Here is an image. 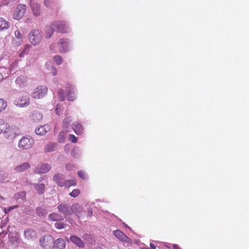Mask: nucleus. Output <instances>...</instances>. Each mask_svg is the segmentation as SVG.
Returning a JSON list of instances; mask_svg holds the SVG:
<instances>
[{
  "mask_svg": "<svg viewBox=\"0 0 249 249\" xmlns=\"http://www.w3.org/2000/svg\"><path fill=\"white\" fill-rule=\"evenodd\" d=\"M113 233L118 239L123 242L125 243H129L130 242V239L120 230L114 231Z\"/></svg>",
  "mask_w": 249,
  "mask_h": 249,
  "instance_id": "obj_18",
  "label": "nucleus"
},
{
  "mask_svg": "<svg viewBox=\"0 0 249 249\" xmlns=\"http://www.w3.org/2000/svg\"><path fill=\"white\" fill-rule=\"evenodd\" d=\"M73 167V165L71 163H67L66 165V168L67 170H71Z\"/></svg>",
  "mask_w": 249,
  "mask_h": 249,
  "instance_id": "obj_53",
  "label": "nucleus"
},
{
  "mask_svg": "<svg viewBox=\"0 0 249 249\" xmlns=\"http://www.w3.org/2000/svg\"><path fill=\"white\" fill-rule=\"evenodd\" d=\"M43 119V115L40 112L35 111L30 116V120L34 123H39Z\"/></svg>",
  "mask_w": 249,
  "mask_h": 249,
  "instance_id": "obj_23",
  "label": "nucleus"
},
{
  "mask_svg": "<svg viewBox=\"0 0 249 249\" xmlns=\"http://www.w3.org/2000/svg\"><path fill=\"white\" fill-rule=\"evenodd\" d=\"M53 60L57 65H60L63 62V59L60 55L55 56Z\"/></svg>",
  "mask_w": 249,
  "mask_h": 249,
  "instance_id": "obj_41",
  "label": "nucleus"
},
{
  "mask_svg": "<svg viewBox=\"0 0 249 249\" xmlns=\"http://www.w3.org/2000/svg\"><path fill=\"white\" fill-rule=\"evenodd\" d=\"M150 247L152 249H156V247L155 246V245L152 243L150 244Z\"/></svg>",
  "mask_w": 249,
  "mask_h": 249,
  "instance_id": "obj_58",
  "label": "nucleus"
},
{
  "mask_svg": "<svg viewBox=\"0 0 249 249\" xmlns=\"http://www.w3.org/2000/svg\"><path fill=\"white\" fill-rule=\"evenodd\" d=\"M16 0H0V6L7 5L10 2H14Z\"/></svg>",
  "mask_w": 249,
  "mask_h": 249,
  "instance_id": "obj_46",
  "label": "nucleus"
},
{
  "mask_svg": "<svg viewBox=\"0 0 249 249\" xmlns=\"http://www.w3.org/2000/svg\"><path fill=\"white\" fill-rule=\"evenodd\" d=\"M50 71H51L53 75H56L57 74V71L54 67L52 68Z\"/></svg>",
  "mask_w": 249,
  "mask_h": 249,
  "instance_id": "obj_52",
  "label": "nucleus"
},
{
  "mask_svg": "<svg viewBox=\"0 0 249 249\" xmlns=\"http://www.w3.org/2000/svg\"><path fill=\"white\" fill-rule=\"evenodd\" d=\"M20 134V130L15 125H10L7 123L2 134L5 139L12 141Z\"/></svg>",
  "mask_w": 249,
  "mask_h": 249,
  "instance_id": "obj_1",
  "label": "nucleus"
},
{
  "mask_svg": "<svg viewBox=\"0 0 249 249\" xmlns=\"http://www.w3.org/2000/svg\"><path fill=\"white\" fill-rule=\"evenodd\" d=\"M53 249H64L66 247V243L64 239L58 238L53 241Z\"/></svg>",
  "mask_w": 249,
  "mask_h": 249,
  "instance_id": "obj_22",
  "label": "nucleus"
},
{
  "mask_svg": "<svg viewBox=\"0 0 249 249\" xmlns=\"http://www.w3.org/2000/svg\"><path fill=\"white\" fill-rule=\"evenodd\" d=\"M173 249H179V247L178 245L175 244L173 246Z\"/></svg>",
  "mask_w": 249,
  "mask_h": 249,
  "instance_id": "obj_56",
  "label": "nucleus"
},
{
  "mask_svg": "<svg viewBox=\"0 0 249 249\" xmlns=\"http://www.w3.org/2000/svg\"><path fill=\"white\" fill-rule=\"evenodd\" d=\"M71 119L70 117L65 118L63 121V126L64 128H67L71 122Z\"/></svg>",
  "mask_w": 249,
  "mask_h": 249,
  "instance_id": "obj_42",
  "label": "nucleus"
},
{
  "mask_svg": "<svg viewBox=\"0 0 249 249\" xmlns=\"http://www.w3.org/2000/svg\"><path fill=\"white\" fill-rule=\"evenodd\" d=\"M67 100L73 101L76 98L75 90L74 87L68 85L67 86Z\"/></svg>",
  "mask_w": 249,
  "mask_h": 249,
  "instance_id": "obj_15",
  "label": "nucleus"
},
{
  "mask_svg": "<svg viewBox=\"0 0 249 249\" xmlns=\"http://www.w3.org/2000/svg\"><path fill=\"white\" fill-rule=\"evenodd\" d=\"M14 104L19 107H26L30 104L29 98L27 95L20 96L15 99Z\"/></svg>",
  "mask_w": 249,
  "mask_h": 249,
  "instance_id": "obj_6",
  "label": "nucleus"
},
{
  "mask_svg": "<svg viewBox=\"0 0 249 249\" xmlns=\"http://www.w3.org/2000/svg\"><path fill=\"white\" fill-rule=\"evenodd\" d=\"M43 35L41 31L39 29H33L29 33V40L33 45L39 44L43 39Z\"/></svg>",
  "mask_w": 249,
  "mask_h": 249,
  "instance_id": "obj_2",
  "label": "nucleus"
},
{
  "mask_svg": "<svg viewBox=\"0 0 249 249\" xmlns=\"http://www.w3.org/2000/svg\"><path fill=\"white\" fill-rule=\"evenodd\" d=\"M8 177L7 173L3 171H0V182H3Z\"/></svg>",
  "mask_w": 249,
  "mask_h": 249,
  "instance_id": "obj_40",
  "label": "nucleus"
},
{
  "mask_svg": "<svg viewBox=\"0 0 249 249\" xmlns=\"http://www.w3.org/2000/svg\"><path fill=\"white\" fill-rule=\"evenodd\" d=\"M72 128L76 134H81L83 131L82 125L78 122L73 123Z\"/></svg>",
  "mask_w": 249,
  "mask_h": 249,
  "instance_id": "obj_26",
  "label": "nucleus"
},
{
  "mask_svg": "<svg viewBox=\"0 0 249 249\" xmlns=\"http://www.w3.org/2000/svg\"><path fill=\"white\" fill-rule=\"evenodd\" d=\"M58 211L59 213H62L65 218L71 215V207L69 205L65 204H60L57 207Z\"/></svg>",
  "mask_w": 249,
  "mask_h": 249,
  "instance_id": "obj_13",
  "label": "nucleus"
},
{
  "mask_svg": "<svg viewBox=\"0 0 249 249\" xmlns=\"http://www.w3.org/2000/svg\"><path fill=\"white\" fill-rule=\"evenodd\" d=\"M80 194V191L78 189H74L71 193L70 195L73 197L77 196Z\"/></svg>",
  "mask_w": 249,
  "mask_h": 249,
  "instance_id": "obj_45",
  "label": "nucleus"
},
{
  "mask_svg": "<svg viewBox=\"0 0 249 249\" xmlns=\"http://www.w3.org/2000/svg\"><path fill=\"white\" fill-rule=\"evenodd\" d=\"M31 46L29 44L25 45L22 51L19 54V57H22L24 56L25 54H27L28 53Z\"/></svg>",
  "mask_w": 249,
  "mask_h": 249,
  "instance_id": "obj_36",
  "label": "nucleus"
},
{
  "mask_svg": "<svg viewBox=\"0 0 249 249\" xmlns=\"http://www.w3.org/2000/svg\"><path fill=\"white\" fill-rule=\"evenodd\" d=\"M71 214L72 213H74L76 215H77L78 216H79L80 213L82 211V207H81V206L79 204H78L77 203L73 204L71 207Z\"/></svg>",
  "mask_w": 249,
  "mask_h": 249,
  "instance_id": "obj_25",
  "label": "nucleus"
},
{
  "mask_svg": "<svg viewBox=\"0 0 249 249\" xmlns=\"http://www.w3.org/2000/svg\"><path fill=\"white\" fill-rule=\"evenodd\" d=\"M0 198L2 199H4L3 197L2 196H0Z\"/></svg>",
  "mask_w": 249,
  "mask_h": 249,
  "instance_id": "obj_60",
  "label": "nucleus"
},
{
  "mask_svg": "<svg viewBox=\"0 0 249 249\" xmlns=\"http://www.w3.org/2000/svg\"><path fill=\"white\" fill-rule=\"evenodd\" d=\"M25 197V193L24 192H20L16 194L14 196V198L18 200L19 199L23 200Z\"/></svg>",
  "mask_w": 249,
  "mask_h": 249,
  "instance_id": "obj_37",
  "label": "nucleus"
},
{
  "mask_svg": "<svg viewBox=\"0 0 249 249\" xmlns=\"http://www.w3.org/2000/svg\"><path fill=\"white\" fill-rule=\"evenodd\" d=\"M62 110H61V105H57L55 109L56 113L57 115H59L61 113Z\"/></svg>",
  "mask_w": 249,
  "mask_h": 249,
  "instance_id": "obj_51",
  "label": "nucleus"
},
{
  "mask_svg": "<svg viewBox=\"0 0 249 249\" xmlns=\"http://www.w3.org/2000/svg\"><path fill=\"white\" fill-rule=\"evenodd\" d=\"M9 244L13 248L17 247L20 244V238L17 232H10L8 234Z\"/></svg>",
  "mask_w": 249,
  "mask_h": 249,
  "instance_id": "obj_11",
  "label": "nucleus"
},
{
  "mask_svg": "<svg viewBox=\"0 0 249 249\" xmlns=\"http://www.w3.org/2000/svg\"><path fill=\"white\" fill-rule=\"evenodd\" d=\"M28 78L24 75H21L17 78L15 83L19 88H23L25 87L27 83Z\"/></svg>",
  "mask_w": 249,
  "mask_h": 249,
  "instance_id": "obj_19",
  "label": "nucleus"
},
{
  "mask_svg": "<svg viewBox=\"0 0 249 249\" xmlns=\"http://www.w3.org/2000/svg\"><path fill=\"white\" fill-rule=\"evenodd\" d=\"M55 227L58 229H62L65 228V225L61 222H56L55 223Z\"/></svg>",
  "mask_w": 249,
  "mask_h": 249,
  "instance_id": "obj_47",
  "label": "nucleus"
},
{
  "mask_svg": "<svg viewBox=\"0 0 249 249\" xmlns=\"http://www.w3.org/2000/svg\"><path fill=\"white\" fill-rule=\"evenodd\" d=\"M24 212L25 213H26V214H30L31 213V210H27L26 209H25L24 210Z\"/></svg>",
  "mask_w": 249,
  "mask_h": 249,
  "instance_id": "obj_55",
  "label": "nucleus"
},
{
  "mask_svg": "<svg viewBox=\"0 0 249 249\" xmlns=\"http://www.w3.org/2000/svg\"><path fill=\"white\" fill-rule=\"evenodd\" d=\"M37 237L36 232L32 229H27L23 232L24 240L28 242H33L36 240Z\"/></svg>",
  "mask_w": 249,
  "mask_h": 249,
  "instance_id": "obj_8",
  "label": "nucleus"
},
{
  "mask_svg": "<svg viewBox=\"0 0 249 249\" xmlns=\"http://www.w3.org/2000/svg\"><path fill=\"white\" fill-rule=\"evenodd\" d=\"M50 130L48 125H41L36 129L35 132L37 135L43 136Z\"/></svg>",
  "mask_w": 249,
  "mask_h": 249,
  "instance_id": "obj_21",
  "label": "nucleus"
},
{
  "mask_svg": "<svg viewBox=\"0 0 249 249\" xmlns=\"http://www.w3.org/2000/svg\"><path fill=\"white\" fill-rule=\"evenodd\" d=\"M66 134V132L64 131H61L59 133L58 136V141L59 142L63 143L65 142Z\"/></svg>",
  "mask_w": 249,
  "mask_h": 249,
  "instance_id": "obj_35",
  "label": "nucleus"
},
{
  "mask_svg": "<svg viewBox=\"0 0 249 249\" xmlns=\"http://www.w3.org/2000/svg\"><path fill=\"white\" fill-rule=\"evenodd\" d=\"M53 241V237L49 235L41 237L39 240L41 246L45 249H50Z\"/></svg>",
  "mask_w": 249,
  "mask_h": 249,
  "instance_id": "obj_9",
  "label": "nucleus"
},
{
  "mask_svg": "<svg viewBox=\"0 0 249 249\" xmlns=\"http://www.w3.org/2000/svg\"><path fill=\"white\" fill-rule=\"evenodd\" d=\"M18 207V205L10 206V207H8L7 209H5V213H7L10 212L11 211H12L16 208H17Z\"/></svg>",
  "mask_w": 249,
  "mask_h": 249,
  "instance_id": "obj_49",
  "label": "nucleus"
},
{
  "mask_svg": "<svg viewBox=\"0 0 249 249\" xmlns=\"http://www.w3.org/2000/svg\"><path fill=\"white\" fill-rule=\"evenodd\" d=\"M35 143L34 139L30 136L22 137L18 142V147L21 150L31 148Z\"/></svg>",
  "mask_w": 249,
  "mask_h": 249,
  "instance_id": "obj_3",
  "label": "nucleus"
},
{
  "mask_svg": "<svg viewBox=\"0 0 249 249\" xmlns=\"http://www.w3.org/2000/svg\"><path fill=\"white\" fill-rule=\"evenodd\" d=\"M7 102L2 99H0V112H1L7 107Z\"/></svg>",
  "mask_w": 249,
  "mask_h": 249,
  "instance_id": "obj_39",
  "label": "nucleus"
},
{
  "mask_svg": "<svg viewBox=\"0 0 249 249\" xmlns=\"http://www.w3.org/2000/svg\"><path fill=\"white\" fill-rule=\"evenodd\" d=\"M5 71H8L7 68L0 67V82L3 80L4 76L5 77L7 76L5 74Z\"/></svg>",
  "mask_w": 249,
  "mask_h": 249,
  "instance_id": "obj_38",
  "label": "nucleus"
},
{
  "mask_svg": "<svg viewBox=\"0 0 249 249\" xmlns=\"http://www.w3.org/2000/svg\"><path fill=\"white\" fill-rule=\"evenodd\" d=\"M71 47V43L69 39L61 38L57 43V47L60 53H65L68 52Z\"/></svg>",
  "mask_w": 249,
  "mask_h": 249,
  "instance_id": "obj_7",
  "label": "nucleus"
},
{
  "mask_svg": "<svg viewBox=\"0 0 249 249\" xmlns=\"http://www.w3.org/2000/svg\"><path fill=\"white\" fill-rule=\"evenodd\" d=\"M52 2V0H45L44 1V5L47 6H50V3Z\"/></svg>",
  "mask_w": 249,
  "mask_h": 249,
  "instance_id": "obj_54",
  "label": "nucleus"
},
{
  "mask_svg": "<svg viewBox=\"0 0 249 249\" xmlns=\"http://www.w3.org/2000/svg\"><path fill=\"white\" fill-rule=\"evenodd\" d=\"M10 23L2 18H0V31L8 29Z\"/></svg>",
  "mask_w": 249,
  "mask_h": 249,
  "instance_id": "obj_29",
  "label": "nucleus"
},
{
  "mask_svg": "<svg viewBox=\"0 0 249 249\" xmlns=\"http://www.w3.org/2000/svg\"><path fill=\"white\" fill-rule=\"evenodd\" d=\"M69 140L73 143H75L77 141L76 137L72 134L69 135Z\"/></svg>",
  "mask_w": 249,
  "mask_h": 249,
  "instance_id": "obj_48",
  "label": "nucleus"
},
{
  "mask_svg": "<svg viewBox=\"0 0 249 249\" xmlns=\"http://www.w3.org/2000/svg\"><path fill=\"white\" fill-rule=\"evenodd\" d=\"M70 240L79 248H83L85 247L84 242L81 238L77 236L74 235L71 236L70 237Z\"/></svg>",
  "mask_w": 249,
  "mask_h": 249,
  "instance_id": "obj_24",
  "label": "nucleus"
},
{
  "mask_svg": "<svg viewBox=\"0 0 249 249\" xmlns=\"http://www.w3.org/2000/svg\"><path fill=\"white\" fill-rule=\"evenodd\" d=\"M30 7L34 16L38 17L40 15L41 11L40 5L37 2L33 0H31L30 2Z\"/></svg>",
  "mask_w": 249,
  "mask_h": 249,
  "instance_id": "obj_16",
  "label": "nucleus"
},
{
  "mask_svg": "<svg viewBox=\"0 0 249 249\" xmlns=\"http://www.w3.org/2000/svg\"><path fill=\"white\" fill-rule=\"evenodd\" d=\"M36 213L39 217H44L46 215L48 212L46 209L40 207H38L36 209Z\"/></svg>",
  "mask_w": 249,
  "mask_h": 249,
  "instance_id": "obj_31",
  "label": "nucleus"
},
{
  "mask_svg": "<svg viewBox=\"0 0 249 249\" xmlns=\"http://www.w3.org/2000/svg\"><path fill=\"white\" fill-rule=\"evenodd\" d=\"M92 211L91 210H89V211H88V215L90 216L92 215Z\"/></svg>",
  "mask_w": 249,
  "mask_h": 249,
  "instance_id": "obj_57",
  "label": "nucleus"
},
{
  "mask_svg": "<svg viewBox=\"0 0 249 249\" xmlns=\"http://www.w3.org/2000/svg\"><path fill=\"white\" fill-rule=\"evenodd\" d=\"M57 146V143L55 142H49L44 148V150L46 152H50L54 151Z\"/></svg>",
  "mask_w": 249,
  "mask_h": 249,
  "instance_id": "obj_28",
  "label": "nucleus"
},
{
  "mask_svg": "<svg viewBox=\"0 0 249 249\" xmlns=\"http://www.w3.org/2000/svg\"><path fill=\"white\" fill-rule=\"evenodd\" d=\"M7 122L3 119L0 118V135L2 134Z\"/></svg>",
  "mask_w": 249,
  "mask_h": 249,
  "instance_id": "obj_34",
  "label": "nucleus"
},
{
  "mask_svg": "<svg viewBox=\"0 0 249 249\" xmlns=\"http://www.w3.org/2000/svg\"><path fill=\"white\" fill-rule=\"evenodd\" d=\"M47 91L48 89L46 86H39L34 89L32 96L34 99H41L46 95Z\"/></svg>",
  "mask_w": 249,
  "mask_h": 249,
  "instance_id": "obj_5",
  "label": "nucleus"
},
{
  "mask_svg": "<svg viewBox=\"0 0 249 249\" xmlns=\"http://www.w3.org/2000/svg\"><path fill=\"white\" fill-rule=\"evenodd\" d=\"M30 167V163L26 162L15 166L14 168V170L17 173H21L26 171L29 169Z\"/></svg>",
  "mask_w": 249,
  "mask_h": 249,
  "instance_id": "obj_17",
  "label": "nucleus"
},
{
  "mask_svg": "<svg viewBox=\"0 0 249 249\" xmlns=\"http://www.w3.org/2000/svg\"><path fill=\"white\" fill-rule=\"evenodd\" d=\"M26 11V6L24 4H19L13 13V17L17 20L20 19L24 15Z\"/></svg>",
  "mask_w": 249,
  "mask_h": 249,
  "instance_id": "obj_10",
  "label": "nucleus"
},
{
  "mask_svg": "<svg viewBox=\"0 0 249 249\" xmlns=\"http://www.w3.org/2000/svg\"><path fill=\"white\" fill-rule=\"evenodd\" d=\"M78 175L80 178L84 180H86L88 178L87 174L83 171H79L78 172Z\"/></svg>",
  "mask_w": 249,
  "mask_h": 249,
  "instance_id": "obj_43",
  "label": "nucleus"
},
{
  "mask_svg": "<svg viewBox=\"0 0 249 249\" xmlns=\"http://www.w3.org/2000/svg\"><path fill=\"white\" fill-rule=\"evenodd\" d=\"M45 66L46 68L49 71L54 67L52 63L50 61L47 62L46 63Z\"/></svg>",
  "mask_w": 249,
  "mask_h": 249,
  "instance_id": "obj_50",
  "label": "nucleus"
},
{
  "mask_svg": "<svg viewBox=\"0 0 249 249\" xmlns=\"http://www.w3.org/2000/svg\"><path fill=\"white\" fill-rule=\"evenodd\" d=\"M51 166L45 163L39 164L35 168V172L38 174H44L48 172L51 169Z\"/></svg>",
  "mask_w": 249,
  "mask_h": 249,
  "instance_id": "obj_14",
  "label": "nucleus"
},
{
  "mask_svg": "<svg viewBox=\"0 0 249 249\" xmlns=\"http://www.w3.org/2000/svg\"><path fill=\"white\" fill-rule=\"evenodd\" d=\"M58 96L60 101L64 100V93L62 89H59L58 91Z\"/></svg>",
  "mask_w": 249,
  "mask_h": 249,
  "instance_id": "obj_44",
  "label": "nucleus"
},
{
  "mask_svg": "<svg viewBox=\"0 0 249 249\" xmlns=\"http://www.w3.org/2000/svg\"><path fill=\"white\" fill-rule=\"evenodd\" d=\"M63 175L62 174H56L53 177L54 181L59 186L69 188L76 184V181L75 178L65 180L64 181H61L59 180V178L63 179Z\"/></svg>",
  "mask_w": 249,
  "mask_h": 249,
  "instance_id": "obj_4",
  "label": "nucleus"
},
{
  "mask_svg": "<svg viewBox=\"0 0 249 249\" xmlns=\"http://www.w3.org/2000/svg\"><path fill=\"white\" fill-rule=\"evenodd\" d=\"M48 218L50 220L53 221H56L63 219L62 216H61L59 214L56 213H53L49 214Z\"/></svg>",
  "mask_w": 249,
  "mask_h": 249,
  "instance_id": "obj_30",
  "label": "nucleus"
},
{
  "mask_svg": "<svg viewBox=\"0 0 249 249\" xmlns=\"http://www.w3.org/2000/svg\"><path fill=\"white\" fill-rule=\"evenodd\" d=\"M55 28L52 26V24L49 26H47L46 28L45 32V37L46 38H49L52 36L54 30H55Z\"/></svg>",
  "mask_w": 249,
  "mask_h": 249,
  "instance_id": "obj_27",
  "label": "nucleus"
},
{
  "mask_svg": "<svg viewBox=\"0 0 249 249\" xmlns=\"http://www.w3.org/2000/svg\"><path fill=\"white\" fill-rule=\"evenodd\" d=\"M64 179H65V177H64V176L63 175V179H61V178H59V180L60 181H64L65 180H64Z\"/></svg>",
  "mask_w": 249,
  "mask_h": 249,
  "instance_id": "obj_59",
  "label": "nucleus"
},
{
  "mask_svg": "<svg viewBox=\"0 0 249 249\" xmlns=\"http://www.w3.org/2000/svg\"><path fill=\"white\" fill-rule=\"evenodd\" d=\"M56 30L59 32H66L67 29L69 28V24L67 22L64 21H55L52 23Z\"/></svg>",
  "mask_w": 249,
  "mask_h": 249,
  "instance_id": "obj_12",
  "label": "nucleus"
},
{
  "mask_svg": "<svg viewBox=\"0 0 249 249\" xmlns=\"http://www.w3.org/2000/svg\"><path fill=\"white\" fill-rule=\"evenodd\" d=\"M34 187L39 194H42L44 192L45 185L43 183L35 184Z\"/></svg>",
  "mask_w": 249,
  "mask_h": 249,
  "instance_id": "obj_32",
  "label": "nucleus"
},
{
  "mask_svg": "<svg viewBox=\"0 0 249 249\" xmlns=\"http://www.w3.org/2000/svg\"><path fill=\"white\" fill-rule=\"evenodd\" d=\"M15 36L13 39V43L14 44L18 46L23 42V36L19 31L17 30L15 31Z\"/></svg>",
  "mask_w": 249,
  "mask_h": 249,
  "instance_id": "obj_20",
  "label": "nucleus"
},
{
  "mask_svg": "<svg viewBox=\"0 0 249 249\" xmlns=\"http://www.w3.org/2000/svg\"><path fill=\"white\" fill-rule=\"evenodd\" d=\"M18 66V62L17 61H15L13 62L10 65V68L9 70L7 69L8 71H5V74L8 76L10 72H12Z\"/></svg>",
  "mask_w": 249,
  "mask_h": 249,
  "instance_id": "obj_33",
  "label": "nucleus"
}]
</instances>
